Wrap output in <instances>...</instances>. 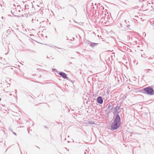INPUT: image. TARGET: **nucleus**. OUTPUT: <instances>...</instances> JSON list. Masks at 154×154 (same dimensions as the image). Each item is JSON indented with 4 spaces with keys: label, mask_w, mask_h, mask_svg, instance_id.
<instances>
[{
    "label": "nucleus",
    "mask_w": 154,
    "mask_h": 154,
    "mask_svg": "<svg viewBox=\"0 0 154 154\" xmlns=\"http://www.w3.org/2000/svg\"><path fill=\"white\" fill-rule=\"evenodd\" d=\"M121 125V118L118 114L115 116L113 122L111 125V130L112 131L116 130Z\"/></svg>",
    "instance_id": "nucleus-1"
},
{
    "label": "nucleus",
    "mask_w": 154,
    "mask_h": 154,
    "mask_svg": "<svg viewBox=\"0 0 154 154\" xmlns=\"http://www.w3.org/2000/svg\"><path fill=\"white\" fill-rule=\"evenodd\" d=\"M140 91L142 93L147 94L150 95H154V91L153 88L150 86L144 88L140 90Z\"/></svg>",
    "instance_id": "nucleus-2"
},
{
    "label": "nucleus",
    "mask_w": 154,
    "mask_h": 154,
    "mask_svg": "<svg viewBox=\"0 0 154 154\" xmlns=\"http://www.w3.org/2000/svg\"><path fill=\"white\" fill-rule=\"evenodd\" d=\"M104 8L103 6H100L98 10V13L99 14H100V17L101 18L104 19V16L106 14V13H105L106 12V10H105L104 11H103L104 10Z\"/></svg>",
    "instance_id": "nucleus-3"
},
{
    "label": "nucleus",
    "mask_w": 154,
    "mask_h": 154,
    "mask_svg": "<svg viewBox=\"0 0 154 154\" xmlns=\"http://www.w3.org/2000/svg\"><path fill=\"white\" fill-rule=\"evenodd\" d=\"M121 106V104H118L114 108V112L113 113L114 115H115V114L116 113H118L120 112L121 111L120 109Z\"/></svg>",
    "instance_id": "nucleus-4"
},
{
    "label": "nucleus",
    "mask_w": 154,
    "mask_h": 154,
    "mask_svg": "<svg viewBox=\"0 0 154 154\" xmlns=\"http://www.w3.org/2000/svg\"><path fill=\"white\" fill-rule=\"evenodd\" d=\"M87 43L90 46L93 48H94L95 46H96L98 44V43H95L91 42L88 40L87 41Z\"/></svg>",
    "instance_id": "nucleus-5"
},
{
    "label": "nucleus",
    "mask_w": 154,
    "mask_h": 154,
    "mask_svg": "<svg viewBox=\"0 0 154 154\" xmlns=\"http://www.w3.org/2000/svg\"><path fill=\"white\" fill-rule=\"evenodd\" d=\"M97 102L100 104H102L103 102V100L102 97L99 96L97 99Z\"/></svg>",
    "instance_id": "nucleus-6"
},
{
    "label": "nucleus",
    "mask_w": 154,
    "mask_h": 154,
    "mask_svg": "<svg viewBox=\"0 0 154 154\" xmlns=\"http://www.w3.org/2000/svg\"><path fill=\"white\" fill-rule=\"evenodd\" d=\"M59 74L64 79H66L67 78L66 74L64 72H61L59 73Z\"/></svg>",
    "instance_id": "nucleus-7"
},
{
    "label": "nucleus",
    "mask_w": 154,
    "mask_h": 154,
    "mask_svg": "<svg viewBox=\"0 0 154 154\" xmlns=\"http://www.w3.org/2000/svg\"><path fill=\"white\" fill-rule=\"evenodd\" d=\"M31 6L32 7V8H33L34 6H33V4H32V3L30 4L29 5L25 4V8L26 9H28L29 7Z\"/></svg>",
    "instance_id": "nucleus-8"
},
{
    "label": "nucleus",
    "mask_w": 154,
    "mask_h": 154,
    "mask_svg": "<svg viewBox=\"0 0 154 154\" xmlns=\"http://www.w3.org/2000/svg\"><path fill=\"white\" fill-rule=\"evenodd\" d=\"M109 14L107 12V14H106V15H105L104 19L105 20H106L109 19Z\"/></svg>",
    "instance_id": "nucleus-9"
},
{
    "label": "nucleus",
    "mask_w": 154,
    "mask_h": 154,
    "mask_svg": "<svg viewBox=\"0 0 154 154\" xmlns=\"http://www.w3.org/2000/svg\"><path fill=\"white\" fill-rule=\"evenodd\" d=\"M107 106H108V107H107V109H109L111 107V109H110V110H112V109H113V106H112L110 104H107Z\"/></svg>",
    "instance_id": "nucleus-10"
},
{
    "label": "nucleus",
    "mask_w": 154,
    "mask_h": 154,
    "mask_svg": "<svg viewBox=\"0 0 154 154\" xmlns=\"http://www.w3.org/2000/svg\"><path fill=\"white\" fill-rule=\"evenodd\" d=\"M132 85H129L128 87V88L131 91L132 90V89H131V88H132Z\"/></svg>",
    "instance_id": "nucleus-11"
},
{
    "label": "nucleus",
    "mask_w": 154,
    "mask_h": 154,
    "mask_svg": "<svg viewBox=\"0 0 154 154\" xmlns=\"http://www.w3.org/2000/svg\"><path fill=\"white\" fill-rule=\"evenodd\" d=\"M35 8L36 9V11H38L40 9L39 6L38 5H37L35 7Z\"/></svg>",
    "instance_id": "nucleus-12"
},
{
    "label": "nucleus",
    "mask_w": 154,
    "mask_h": 154,
    "mask_svg": "<svg viewBox=\"0 0 154 154\" xmlns=\"http://www.w3.org/2000/svg\"><path fill=\"white\" fill-rule=\"evenodd\" d=\"M10 32H11L10 30V29H9L8 30H7L6 32L8 34H9L10 33Z\"/></svg>",
    "instance_id": "nucleus-13"
},
{
    "label": "nucleus",
    "mask_w": 154,
    "mask_h": 154,
    "mask_svg": "<svg viewBox=\"0 0 154 154\" xmlns=\"http://www.w3.org/2000/svg\"><path fill=\"white\" fill-rule=\"evenodd\" d=\"M88 123L91 124H94V122L92 121H91L89 122Z\"/></svg>",
    "instance_id": "nucleus-14"
},
{
    "label": "nucleus",
    "mask_w": 154,
    "mask_h": 154,
    "mask_svg": "<svg viewBox=\"0 0 154 154\" xmlns=\"http://www.w3.org/2000/svg\"><path fill=\"white\" fill-rule=\"evenodd\" d=\"M97 5V7L98 6H100V3H98L97 5V4L96 3L95 4V5Z\"/></svg>",
    "instance_id": "nucleus-15"
},
{
    "label": "nucleus",
    "mask_w": 154,
    "mask_h": 154,
    "mask_svg": "<svg viewBox=\"0 0 154 154\" xmlns=\"http://www.w3.org/2000/svg\"><path fill=\"white\" fill-rule=\"evenodd\" d=\"M116 79H118V81H119V80H118V77H115V79L116 80Z\"/></svg>",
    "instance_id": "nucleus-16"
},
{
    "label": "nucleus",
    "mask_w": 154,
    "mask_h": 154,
    "mask_svg": "<svg viewBox=\"0 0 154 154\" xmlns=\"http://www.w3.org/2000/svg\"><path fill=\"white\" fill-rule=\"evenodd\" d=\"M86 152H87V150H85V151L84 154H86Z\"/></svg>",
    "instance_id": "nucleus-17"
},
{
    "label": "nucleus",
    "mask_w": 154,
    "mask_h": 154,
    "mask_svg": "<svg viewBox=\"0 0 154 154\" xmlns=\"http://www.w3.org/2000/svg\"><path fill=\"white\" fill-rule=\"evenodd\" d=\"M6 93H7L8 94H9L10 93H11V92H10V91H7V92H6Z\"/></svg>",
    "instance_id": "nucleus-18"
},
{
    "label": "nucleus",
    "mask_w": 154,
    "mask_h": 154,
    "mask_svg": "<svg viewBox=\"0 0 154 154\" xmlns=\"http://www.w3.org/2000/svg\"><path fill=\"white\" fill-rule=\"evenodd\" d=\"M67 80H69V79H70L69 78V77H67V78L66 79Z\"/></svg>",
    "instance_id": "nucleus-19"
},
{
    "label": "nucleus",
    "mask_w": 154,
    "mask_h": 154,
    "mask_svg": "<svg viewBox=\"0 0 154 154\" xmlns=\"http://www.w3.org/2000/svg\"><path fill=\"white\" fill-rule=\"evenodd\" d=\"M13 134H14V135H17V134H16V133H15V132H13Z\"/></svg>",
    "instance_id": "nucleus-20"
},
{
    "label": "nucleus",
    "mask_w": 154,
    "mask_h": 154,
    "mask_svg": "<svg viewBox=\"0 0 154 154\" xmlns=\"http://www.w3.org/2000/svg\"><path fill=\"white\" fill-rule=\"evenodd\" d=\"M141 56L142 57H143V58L144 57H143V56L142 54H141Z\"/></svg>",
    "instance_id": "nucleus-21"
},
{
    "label": "nucleus",
    "mask_w": 154,
    "mask_h": 154,
    "mask_svg": "<svg viewBox=\"0 0 154 154\" xmlns=\"http://www.w3.org/2000/svg\"><path fill=\"white\" fill-rule=\"evenodd\" d=\"M152 59V58H148V60H149V59Z\"/></svg>",
    "instance_id": "nucleus-22"
},
{
    "label": "nucleus",
    "mask_w": 154,
    "mask_h": 154,
    "mask_svg": "<svg viewBox=\"0 0 154 154\" xmlns=\"http://www.w3.org/2000/svg\"><path fill=\"white\" fill-rule=\"evenodd\" d=\"M2 19H4V17H2Z\"/></svg>",
    "instance_id": "nucleus-23"
},
{
    "label": "nucleus",
    "mask_w": 154,
    "mask_h": 154,
    "mask_svg": "<svg viewBox=\"0 0 154 154\" xmlns=\"http://www.w3.org/2000/svg\"><path fill=\"white\" fill-rule=\"evenodd\" d=\"M9 95L10 96H11L12 95V94H9Z\"/></svg>",
    "instance_id": "nucleus-24"
},
{
    "label": "nucleus",
    "mask_w": 154,
    "mask_h": 154,
    "mask_svg": "<svg viewBox=\"0 0 154 154\" xmlns=\"http://www.w3.org/2000/svg\"><path fill=\"white\" fill-rule=\"evenodd\" d=\"M0 6H1V7H2V5H1V4H0Z\"/></svg>",
    "instance_id": "nucleus-25"
},
{
    "label": "nucleus",
    "mask_w": 154,
    "mask_h": 154,
    "mask_svg": "<svg viewBox=\"0 0 154 154\" xmlns=\"http://www.w3.org/2000/svg\"><path fill=\"white\" fill-rule=\"evenodd\" d=\"M20 10H18V12H20Z\"/></svg>",
    "instance_id": "nucleus-26"
},
{
    "label": "nucleus",
    "mask_w": 154,
    "mask_h": 154,
    "mask_svg": "<svg viewBox=\"0 0 154 154\" xmlns=\"http://www.w3.org/2000/svg\"><path fill=\"white\" fill-rule=\"evenodd\" d=\"M45 128H47V127H46V126H45Z\"/></svg>",
    "instance_id": "nucleus-27"
},
{
    "label": "nucleus",
    "mask_w": 154,
    "mask_h": 154,
    "mask_svg": "<svg viewBox=\"0 0 154 154\" xmlns=\"http://www.w3.org/2000/svg\"><path fill=\"white\" fill-rule=\"evenodd\" d=\"M23 11V9H22V10H21V11Z\"/></svg>",
    "instance_id": "nucleus-28"
},
{
    "label": "nucleus",
    "mask_w": 154,
    "mask_h": 154,
    "mask_svg": "<svg viewBox=\"0 0 154 154\" xmlns=\"http://www.w3.org/2000/svg\"><path fill=\"white\" fill-rule=\"evenodd\" d=\"M56 47V48H58V47Z\"/></svg>",
    "instance_id": "nucleus-29"
},
{
    "label": "nucleus",
    "mask_w": 154,
    "mask_h": 154,
    "mask_svg": "<svg viewBox=\"0 0 154 154\" xmlns=\"http://www.w3.org/2000/svg\"><path fill=\"white\" fill-rule=\"evenodd\" d=\"M71 58H72V59H74V58H73V57H71Z\"/></svg>",
    "instance_id": "nucleus-30"
},
{
    "label": "nucleus",
    "mask_w": 154,
    "mask_h": 154,
    "mask_svg": "<svg viewBox=\"0 0 154 154\" xmlns=\"http://www.w3.org/2000/svg\"><path fill=\"white\" fill-rule=\"evenodd\" d=\"M54 71H55V70L56 69H54Z\"/></svg>",
    "instance_id": "nucleus-31"
},
{
    "label": "nucleus",
    "mask_w": 154,
    "mask_h": 154,
    "mask_svg": "<svg viewBox=\"0 0 154 154\" xmlns=\"http://www.w3.org/2000/svg\"><path fill=\"white\" fill-rule=\"evenodd\" d=\"M54 71H55V70L56 69H54Z\"/></svg>",
    "instance_id": "nucleus-32"
},
{
    "label": "nucleus",
    "mask_w": 154,
    "mask_h": 154,
    "mask_svg": "<svg viewBox=\"0 0 154 154\" xmlns=\"http://www.w3.org/2000/svg\"><path fill=\"white\" fill-rule=\"evenodd\" d=\"M62 18H63V19H64V17H62Z\"/></svg>",
    "instance_id": "nucleus-33"
},
{
    "label": "nucleus",
    "mask_w": 154,
    "mask_h": 154,
    "mask_svg": "<svg viewBox=\"0 0 154 154\" xmlns=\"http://www.w3.org/2000/svg\"><path fill=\"white\" fill-rule=\"evenodd\" d=\"M69 137V135H68V137Z\"/></svg>",
    "instance_id": "nucleus-34"
},
{
    "label": "nucleus",
    "mask_w": 154,
    "mask_h": 154,
    "mask_svg": "<svg viewBox=\"0 0 154 154\" xmlns=\"http://www.w3.org/2000/svg\"><path fill=\"white\" fill-rule=\"evenodd\" d=\"M47 58H48V57H47Z\"/></svg>",
    "instance_id": "nucleus-35"
},
{
    "label": "nucleus",
    "mask_w": 154,
    "mask_h": 154,
    "mask_svg": "<svg viewBox=\"0 0 154 154\" xmlns=\"http://www.w3.org/2000/svg\"><path fill=\"white\" fill-rule=\"evenodd\" d=\"M66 140V138H65V140Z\"/></svg>",
    "instance_id": "nucleus-36"
},
{
    "label": "nucleus",
    "mask_w": 154,
    "mask_h": 154,
    "mask_svg": "<svg viewBox=\"0 0 154 154\" xmlns=\"http://www.w3.org/2000/svg\"><path fill=\"white\" fill-rule=\"evenodd\" d=\"M1 100V98H0V100Z\"/></svg>",
    "instance_id": "nucleus-37"
},
{
    "label": "nucleus",
    "mask_w": 154,
    "mask_h": 154,
    "mask_svg": "<svg viewBox=\"0 0 154 154\" xmlns=\"http://www.w3.org/2000/svg\"><path fill=\"white\" fill-rule=\"evenodd\" d=\"M60 20H62V19H60Z\"/></svg>",
    "instance_id": "nucleus-38"
}]
</instances>
